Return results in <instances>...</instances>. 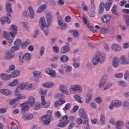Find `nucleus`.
<instances>
[{"label":"nucleus","instance_id":"f257e3e1","mask_svg":"<svg viewBox=\"0 0 129 129\" xmlns=\"http://www.w3.org/2000/svg\"><path fill=\"white\" fill-rule=\"evenodd\" d=\"M104 61H105V53L97 51L96 55L93 58V65L96 66L98 63H104Z\"/></svg>","mask_w":129,"mask_h":129},{"label":"nucleus","instance_id":"f03ea898","mask_svg":"<svg viewBox=\"0 0 129 129\" xmlns=\"http://www.w3.org/2000/svg\"><path fill=\"white\" fill-rule=\"evenodd\" d=\"M112 86V84L110 83H107L106 79H105L104 78H102L101 79V81L99 84V88H102V87H103L104 90H106L109 88H110V87Z\"/></svg>","mask_w":129,"mask_h":129},{"label":"nucleus","instance_id":"7ed1b4c3","mask_svg":"<svg viewBox=\"0 0 129 129\" xmlns=\"http://www.w3.org/2000/svg\"><path fill=\"white\" fill-rule=\"evenodd\" d=\"M31 59V54L29 53H26L24 54L23 52H21L19 54V60L20 62H23L24 60L25 61H29Z\"/></svg>","mask_w":129,"mask_h":129},{"label":"nucleus","instance_id":"20e7f679","mask_svg":"<svg viewBox=\"0 0 129 129\" xmlns=\"http://www.w3.org/2000/svg\"><path fill=\"white\" fill-rule=\"evenodd\" d=\"M122 105L121 101L118 100H114L112 101L111 104L110 105L109 108V109L112 110L114 107H120Z\"/></svg>","mask_w":129,"mask_h":129},{"label":"nucleus","instance_id":"39448f33","mask_svg":"<svg viewBox=\"0 0 129 129\" xmlns=\"http://www.w3.org/2000/svg\"><path fill=\"white\" fill-rule=\"evenodd\" d=\"M50 24L48 23L47 21H46L45 17H42L40 18L39 21L40 29H42L43 28H49V27H50Z\"/></svg>","mask_w":129,"mask_h":129},{"label":"nucleus","instance_id":"423d86ee","mask_svg":"<svg viewBox=\"0 0 129 129\" xmlns=\"http://www.w3.org/2000/svg\"><path fill=\"white\" fill-rule=\"evenodd\" d=\"M20 106L21 107V113L22 114L25 113L26 111H28L30 109V105L26 102L21 104Z\"/></svg>","mask_w":129,"mask_h":129},{"label":"nucleus","instance_id":"0eeeda50","mask_svg":"<svg viewBox=\"0 0 129 129\" xmlns=\"http://www.w3.org/2000/svg\"><path fill=\"white\" fill-rule=\"evenodd\" d=\"M6 8L7 16H8V17H11V14L14 13V11H13V9H12V4L6 2Z\"/></svg>","mask_w":129,"mask_h":129},{"label":"nucleus","instance_id":"6e6552de","mask_svg":"<svg viewBox=\"0 0 129 129\" xmlns=\"http://www.w3.org/2000/svg\"><path fill=\"white\" fill-rule=\"evenodd\" d=\"M11 31L10 34L12 38H15L17 35V32H18V27L16 25H12L11 27Z\"/></svg>","mask_w":129,"mask_h":129},{"label":"nucleus","instance_id":"1a4fd4ad","mask_svg":"<svg viewBox=\"0 0 129 129\" xmlns=\"http://www.w3.org/2000/svg\"><path fill=\"white\" fill-rule=\"evenodd\" d=\"M119 62L120 64L127 65V64H129V59L124 55H121L119 59Z\"/></svg>","mask_w":129,"mask_h":129},{"label":"nucleus","instance_id":"9d476101","mask_svg":"<svg viewBox=\"0 0 129 129\" xmlns=\"http://www.w3.org/2000/svg\"><path fill=\"white\" fill-rule=\"evenodd\" d=\"M70 89H72L73 91L78 92V93H81L82 92V87L80 85H75L70 87Z\"/></svg>","mask_w":129,"mask_h":129},{"label":"nucleus","instance_id":"9b49d317","mask_svg":"<svg viewBox=\"0 0 129 129\" xmlns=\"http://www.w3.org/2000/svg\"><path fill=\"white\" fill-rule=\"evenodd\" d=\"M5 56L7 60H11L15 57V53L11 50H7L5 53Z\"/></svg>","mask_w":129,"mask_h":129},{"label":"nucleus","instance_id":"f8f14e48","mask_svg":"<svg viewBox=\"0 0 129 129\" xmlns=\"http://www.w3.org/2000/svg\"><path fill=\"white\" fill-rule=\"evenodd\" d=\"M23 98L24 99V98H26V96L23 95V96H20L19 97H18L17 98H15L14 99H13L12 100H10V102L9 103V104L10 105H13V104H15L17 101H19V100H21Z\"/></svg>","mask_w":129,"mask_h":129},{"label":"nucleus","instance_id":"ddd939ff","mask_svg":"<svg viewBox=\"0 0 129 129\" xmlns=\"http://www.w3.org/2000/svg\"><path fill=\"white\" fill-rule=\"evenodd\" d=\"M41 100V105L44 107V108H47L51 105V103L49 101H46L45 98H42Z\"/></svg>","mask_w":129,"mask_h":129},{"label":"nucleus","instance_id":"4468645a","mask_svg":"<svg viewBox=\"0 0 129 129\" xmlns=\"http://www.w3.org/2000/svg\"><path fill=\"white\" fill-rule=\"evenodd\" d=\"M59 90L61 93L67 95L69 94V91L67 90V88L64 85H61L59 86Z\"/></svg>","mask_w":129,"mask_h":129},{"label":"nucleus","instance_id":"2eb2a0df","mask_svg":"<svg viewBox=\"0 0 129 129\" xmlns=\"http://www.w3.org/2000/svg\"><path fill=\"white\" fill-rule=\"evenodd\" d=\"M119 65V59L117 57H115L113 58L112 66L114 68H117Z\"/></svg>","mask_w":129,"mask_h":129},{"label":"nucleus","instance_id":"dca6fc26","mask_svg":"<svg viewBox=\"0 0 129 129\" xmlns=\"http://www.w3.org/2000/svg\"><path fill=\"white\" fill-rule=\"evenodd\" d=\"M102 20L104 24H107L111 20V17L109 15H106L102 17Z\"/></svg>","mask_w":129,"mask_h":129},{"label":"nucleus","instance_id":"f3484780","mask_svg":"<svg viewBox=\"0 0 129 129\" xmlns=\"http://www.w3.org/2000/svg\"><path fill=\"white\" fill-rule=\"evenodd\" d=\"M26 103H28V105L30 106H34L35 104H36V101H35V99L34 97L31 96L29 97L28 101L26 102Z\"/></svg>","mask_w":129,"mask_h":129},{"label":"nucleus","instance_id":"a211bd4d","mask_svg":"<svg viewBox=\"0 0 129 129\" xmlns=\"http://www.w3.org/2000/svg\"><path fill=\"white\" fill-rule=\"evenodd\" d=\"M0 79L2 80H5V81H7L11 79V76L8 75L7 74H1Z\"/></svg>","mask_w":129,"mask_h":129},{"label":"nucleus","instance_id":"6ab92c4d","mask_svg":"<svg viewBox=\"0 0 129 129\" xmlns=\"http://www.w3.org/2000/svg\"><path fill=\"white\" fill-rule=\"evenodd\" d=\"M42 120L43 121L44 124L45 125H49L50 124V121H51V118H47L46 116H43L42 118Z\"/></svg>","mask_w":129,"mask_h":129},{"label":"nucleus","instance_id":"aec40b11","mask_svg":"<svg viewBox=\"0 0 129 129\" xmlns=\"http://www.w3.org/2000/svg\"><path fill=\"white\" fill-rule=\"evenodd\" d=\"M46 73L47 74H48V75H50L52 78H55V77H56V73L55 72V71L52 69H47L46 70Z\"/></svg>","mask_w":129,"mask_h":129},{"label":"nucleus","instance_id":"412c9836","mask_svg":"<svg viewBox=\"0 0 129 129\" xmlns=\"http://www.w3.org/2000/svg\"><path fill=\"white\" fill-rule=\"evenodd\" d=\"M79 116L82 117V118L85 119L86 118L87 116V114H86V112L83 109H80L79 110Z\"/></svg>","mask_w":129,"mask_h":129},{"label":"nucleus","instance_id":"4be33fe9","mask_svg":"<svg viewBox=\"0 0 129 129\" xmlns=\"http://www.w3.org/2000/svg\"><path fill=\"white\" fill-rule=\"evenodd\" d=\"M47 8V5H41L37 9L36 13L37 14H41V13H43L46 8Z\"/></svg>","mask_w":129,"mask_h":129},{"label":"nucleus","instance_id":"5701e85b","mask_svg":"<svg viewBox=\"0 0 129 129\" xmlns=\"http://www.w3.org/2000/svg\"><path fill=\"white\" fill-rule=\"evenodd\" d=\"M22 118L24 120H31V119H33V116L32 114H24L22 116Z\"/></svg>","mask_w":129,"mask_h":129},{"label":"nucleus","instance_id":"b1692460","mask_svg":"<svg viewBox=\"0 0 129 129\" xmlns=\"http://www.w3.org/2000/svg\"><path fill=\"white\" fill-rule=\"evenodd\" d=\"M111 12L113 15H115L116 17H119V14L117 12V7H116V5H113L111 9Z\"/></svg>","mask_w":129,"mask_h":129},{"label":"nucleus","instance_id":"393cba45","mask_svg":"<svg viewBox=\"0 0 129 129\" xmlns=\"http://www.w3.org/2000/svg\"><path fill=\"white\" fill-rule=\"evenodd\" d=\"M70 50V48H69V47L67 45H65L61 47L60 49V52L62 54H65L66 53H68Z\"/></svg>","mask_w":129,"mask_h":129},{"label":"nucleus","instance_id":"a878e982","mask_svg":"<svg viewBox=\"0 0 129 129\" xmlns=\"http://www.w3.org/2000/svg\"><path fill=\"white\" fill-rule=\"evenodd\" d=\"M9 18L8 17H3L0 21L2 25H5L6 23H8V24H11V22L9 21Z\"/></svg>","mask_w":129,"mask_h":129},{"label":"nucleus","instance_id":"bb28decb","mask_svg":"<svg viewBox=\"0 0 129 129\" xmlns=\"http://www.w3.org/2000/svg\"><path fill=\"white\" fill-rule=\"evenodd\" d=\"M104 3L103 2H102L100 4V5L99 6L98 8V11L99 13L101 15V14H102L103 12H104Z\"/></svg>","mask_w":129,"mask_h":129},{"label":"nucleus","instance_id":"cd10ccee","mask_svg":"<svg viewBox=\"0 0 129 129\" xmlns=\"http://www.w3.org/2000/svg\"><path fill=\"white\" fill-rule=\"evenodd\" d=\"M20 76V71L19 70H16L14 72H12V74L10 75L11 78H17L19 77Z\"/></svg>","mask_w":129,"mask_h":129},{"label":"nucleus","instance_id":"c85d7f7f","mask_svg":"<svg viewBox=\"0 0 129 129\" xmlns=\"http://www.w3.org/2000/svg\"><path fill=\"white\" fill-rule=\"evenodd\" d=\"M76 58H73V62L74 63L73 66L74 68H78V67L80 66V61L79 60H78L77 62H76Z\"/></svg>","mask_w":129,"mask_h":129},{"label":"nucleus","instance_id":"c756f323","mask_svg":"<svg viewBox=\"0 0 129 129\" xmlns=\"http://www.w3.org/2000/svg\"><path fill=\"white\" fill-rule=\"evenodd\" d=\"M0 92L4 95H10L11 94V91L6 89L0 90Z\"/></svg>","mask_w":129,"mask_h":129},{"label":"nucleus","instance_id":"7c9ffc66","mask_svg":"<svg viewBox=\"0 0 129 129\" xmlns=\"http://www.w3.org/2000/svg\"><path fill=\"white\" fill-rule=\"evenodd\" d=\"M45 18L46 19V21L47 22V23L50 25H51V22H52V15H51V14L47 13L46 14Z\"/></svg>","mask_w":129,"mask_h":129},{"label":"nucleus","instance_id":"2f4dec72","mask_svg":"<svg viewBox=\"0 0 129 129\" xmlns=\"http://www.w3.org/2000/svg\"><path fill=\"white\" fill-rule=\"evenodd\" d=\"M112 5V0H109V2L106 3L105 9L107 12H108L109 9H110Z\"/></svg>","mask_w":129,"mask_h":129},{"label":"nucleus","instance_id":"473e14b6","mask_svg":"<svg viewBox=\"0 0 129 129\" xmlns=\"http://www.w3.org/2000/svg\"><path fill=\"white\" fill-rule=\"evenodd\" d=\"M28 10L30 12V17L31 19H34V17H35V12H34V10H33V7H30L28 8Z\"/></svg>","mask_w":129,"mask_h":129},{"label":"nucleus","instance_id":"72a5a7b5","mask_svg":"<svg viewBox=\"0 0 129 129\" xmlns=\"http://www.w3.org/2000/svg\"><path fill=\"white\" fill-rule=\"evenodd\" d=\"M42 86L43 87H45V88H51L54 86V84L52 83L47 82L42 84Z\"/></svg>","mask_w":129,"mask_h":129},{"label":"nucleus","instance_id":"f704fd0d","mask_svg":"<svg viewBox=\"0 0 129 129\" xmlns=\"http://www.w3.org/2000/svg\"><path fill=\"white\" fill-rule=\"evenodd\" d=\"M92 98V94L89 93L86 96V103H89L91 101V99Z\"/></svg>","mask_w":129,"mask_h":129},{"label":"nucleus","instance_id":"c9c22d12","mask_svg":"<svg viewBox=\"0 0 129 129\" xmlns=\"http://www.w3.org/2000/svg\"><path fill=\"white\" fill-rule=\"evenodd\" d=\"M123 18L125 20L126 26H129V15L124 14L123 15Z\"/></svg>","mask_w":129,"mask_h":129},{"label":"nucleus","instance_id":"e433bc0d","mask_svg":"<svg viewBox=\"0 0 129 129\" xmlns=\"http://www.w3.org/2000/svg\"><path fill=\"white\" fill-rule=\"evenodd\" d=\"M69 60V58L68 57V56L66 55H62L60 57L61 62H68Z\"/></svg>","mask_w":129,"mask_h":129},{"label":"nucleus","instance_id":"4c0bfd02","mask_svg":"<svg viewBox=\"0 0 129 129\" xmlns=\"http://www.w3.org/2000/svg\"><path fill=\"white\" fill-rule=\"evenodd\" d=\"M116 127L117 129H122L123 127V123L122 122L118 121L116 123Z\"/></svg>","mask_w":129,"mask_h":129},{"label":"nucleus","instance_id":"58836bf2","mask_svg":"<svg viewBox=\"0 0 129 129\" xmlns=\"http://www.w3.org/2000/svg\"><path fill=\"white\" fill-rule=\"evenodd\" d=\"M63 103H65V100H60L59 102L57 101H56L54 102V106L55 107H57V106H59V105H62V104H63Z\"/></svg>","mask_w":129,"mask_h":129},{"label":"nucleus","instance_id":"ea45409f","mask_svg":"<svg viewBox=\"0 0 129 129\" xmlns=\"http://www.w3.org/2000/svg\"><path fill=\"white\" fill-rule=\"evenodd\" d=\"M34 77L36 78H41L42 76H41V72L38 71H33V72Z\"/></svg>","mask_w":129,"mask_h":129},{"label":"nucleus","instance_id":"a19ab883","mask_svg":"<svg viewBox=\"0 0 129 129\" xmlns=\"http://www.w3.org/2000/svg\"><path fill=\"white\" fill-rule=\"evenodd\" d=\"M18 83H19V80H18L17 79H15L13 80L12 82L9 83L8 85L9 86H12V87L17 86Z\"/></svg>","mask_w":129,"mask_h":129},{"label":"nucleus","instance_id":"79ce46f5","mask_svg":"<svg viewBox=\"0 0 129 129\" xmlns=\"http://www.w3.org/2000/svg\"><path fill=\"white\" fill-rule=\"evenodd\" d=\"M73 35L76 40H78V39H79V33H78V31L77 30L73 31Z\"/></svg>","mask_w":129,"mask_h":129},{"label":"nucleus","instance_id":"37998d69","mask_svg":"<svg viewBox=\"0 0 129 129\" xmlns=\"http://www.w3.org/2000/svg\"><path fill=\"white\" fill-rule=\"evenodd\" d=\"M112 49L113 51H119L120 50V46L116 44H114L112 45Z\"/></svg>","mask_w":129,"mask_h":129},{"label":"nucleus","instance_id":"c03bdc74","mask_svg":"<svg viewBox=\"0 0 129 129\" xmlns=\"http://www.w3.org/2000/svg\"><path fill=\"white\" fill-rule=\"evenodd\" d=\"M47 95V90H44L41 89L40 90V95H41V99H42V98H45V97Z\"/></svg>","mask_w":129,"mask_h":129},{"label":"nucleus","instance_id":"a18cd8bd","mask_svg":"<svg viewBox=\"0 0 129 129\" xmlns=\"http://www.w3.org/2000/svg\"><path fill=\"white\" fill-rule=\"evenodd\" d=\"M27 86H28V83L24 82L20 84L19 87L20 90H23V89H26V87H27Z\"/></svg>","mask_w":129,"mask_h":129},{"label":"nucleus","instance_id":"49530a36","mask_svg":"<svg viewBox=\"0 0 129 129\" xmlns=\"http://www.w3.org/2000/svg\"><path fill=\"white\" fill-rule=\"evenodd\" d=\"M16 69V66L14 64H11L9 67V70L7 71V73H11V71H14Z\"/></svg>","mask_w":129,"mask_h":129},{"label":"nucleus","instance_id":"de8ad7c7","mask_svg":"<svg viewBox=\"0 0 129 129\" xmlns=\"http://www.w3.org/2000/svg\"><path fill=\"white\" fill-rule=\"evenodd\" d=\"M48 28V27H43V28H41L45 36H48L49 35V28Z\"/></svg>","mask_w":129,"mask_h":129},{"label":"nucleus","instance_id":"09e8293b","mask_svg":"<svg viewBox=\"0 0 129 129\" xmlns=\"http://www.w3.org/2000/svg\"><path fill=\"white\" fill-rule=\"evenodd\" d=\"M74 98L75 99H76V100H77V101L78 102H79V103H82L83 102L81 100V97H80V96H79V95H76L74 96Z\"/></svg>","mask_w":129,"mask_h":129},{"label":"nucleus","instance_id":"8fccbe9b","mask_svg":"<svg viewBox=\"0 0 129 129\" xmlns=\"http://www.w3.org/2000/svg\"><path fill=\"white\" fill-rule=\"evenodd\" d=\"M45 4L46 5H49V6H53V5H56V2L54 0H48Z\"/></svg>","mask_w":129,"mask_h":129},{"label":"nucleus","instance_id":"3c124183","mask_svg":"<svg viewBox=\"0 0 129 129\" xmlns=\"http://www.w3.org/2000/svg\"><path fill=\"white\" fill-rule=\"evenodd\" d=\"M100 32L101 34H105L106 33H109V28H107L106 29H101Z\"/></svg>","mask_w":129,"mask_h":129},{"label":"nucleus","instance_id":"603ef678","mask_svg":"<svg viewBox=\"0 0 129 129\" xmlns=\"http://www.w3.org/2000/svg\"><path fill=\"white\" fill-rule=\"evenodd\" d=\"M67 124H68V122H61L58 123L57 126L59 127H65Z\"/></svg>","mask_w":129,"mask_h":129},{"label":"nucleus","instance_id":"864d4df0","mask_svg":"<svg viewBox=\"0 0 129 129\" xmlns=\"http://www.w3.org/2000/svg\"><path fill=\"white\" fill-rule=\"evenodd\" d=\"M67 119H68V116H67V115H64L62 117V118L61 119V122H68V123H69L70 121H69V120H68Z\"/></svg>","mask_w":129,"mask_h":129},{"label":"nucleus","instance_id":"5fc2aeb1","mask_svg":"<svg viewBox=\"0 0 129 129\" xmlns=\"http://www.w3.org/2000/svg\"><path fill=\"white\" fill-rule=\"evenodd\" d=\"M52 114H53V111L51 110H48L47 114L44 116H47L48 118L52 119Z\"/></svg>","mask_w":129,"mask_h":129},{"label":"nucleus","instance_id":"6e6d98bb","mask_svg":"<svg viewBox=\"0 0 129 129\" xmlns=\"http://www.w3.org/2000/svg\"><path fill=\"white\" fill-rule=\"evenodd\" d=\"M83 123L85 124V129H90V127L89 126V123H88V120H85V122H83Z\"/></svg>","mask_w":129,"mask_h":129},{"label":"nucleus","instance_id":"4d7b16f0","mask_svg":"<svg viewBox=\"0 0 129 129\" xmlns=\"http://www.w3.org/2000/svg\"><path fill=\"white\" fill-rule=\"evenodd\" d=\"M100 120H101V124H102V125H103V124L105 123V117H104V115H101Z\"/></svg>","mask_w":129,"mask_h":129},{"label":"nucleus","instance_id":"13d9d810","mask_svg":"<svg viewBox=\"0 0 129 129\" xmlns=\"http://www.w3.org/2000/svg\"><path fill=\"white\" fill-rule=\"evenodd\" d=\"M79 108V107L78 106V105L75 106L73 107V109L71 110V113H75V112H76V111L78 110Z\"/></svg>","mask_w":129,"mask_h":129},{"label":"nucleus","instance_id":"bf43d9fd","mask_svg":"<svg viewBox=\"0 0 129 129\" xmlns=\"http://www.w3.org/2000/svg\"><path fill=\"white\" fill-rule=\"evenodd\" d=\"M118 84L119 86H121V87H124L125 85H126V83H125V82L123 81H120L118 82Z\"/></svg>","mask_w":129,"mask_h":129},{"label":"nucleus","instance_id":"052dcab7","mask_svg":"<svg viewBox=\"0 0 129 129\" xmlns=\"http://www.w3.org/2000/svg\"><path fill=\"white\" fill-rule=\"evenodd\" d=\"M57 19H58V24L59 26H61V25H62V24H63V18H62V17H61V16H58L57 17Z\"/></svg>","mask_w":129,"mask_h":129},{"label":"nucleus","instance_id":"680f3d73","mask_svg":"<svg viewBox=\"0 0 129 129\" xmlns=\"http://www.w3.org/2000/svg\"><path fill=\"white\" fill-rule=\"evenodd\" d=\"M19 49H20V47L16 45L12 47L10 51H12V52L14 53L15 51H17V50H19Z\"/></svg>","mask_w":129,"mask_h":129},{"label":"nucleus","instance_id":"e2e57ef3","mask_svg":"<svg viewBox=\"0 0 129 129\" xmlns=\"http://www.w3.org/2000/svg\"><path fill=\"white\" fill-rule=\"evenodd\" d=\"M52 49L54 53H59V46L58 45L53 46Z\"/></svg>","mask_w":129,"mask_h":129},{"label":"nucleus","instance_id":"0e129e2a","mask_svg":"<svg viewBox=\"0 0 129 129\" xmlns=\"http://www.w3.org/2000/svg\"><path fill=\"white\" fill-rule=\"evenodd\" d=\"M86 67L88 69H92V68H93V66H92V63H91V62L89 61L86 63Z\"/></svg>","mask_w":129,"mask_h":129},{"label":"nucleus","instance_id":"69168bd1","mask_svg":"<svg viewBox=\"0 0 129 129\" xmlns=\"http://www.w3.org/2000/svg\"><path fill=\"white\" fill-rule=\"evenodd\" d=\"M3 35L4 38L6 39V40H7V39H9V38L11 37V36L10 35V34H9L7 32H4L3 33Z\"/></svg>","mask_w":129,"mask_h":129},{"label":"nucleus","instance_id":"338daca9","mask_svg":"<svg viewBox=\"0 0 129 129\" xmlns=\"http://www.w3.org/2000/svg\"><path fill=\"white\" fill-rule=\"evenodd\" d=\"M72 71V67L68 66L66 68V72L67 73H70Z\"/></svg>","mask_w":129,"mask_h":129},{"label":"nucleus","instance_id":"774afa93","mask_svg":"<svg viewBox=\"0 0 129 129\" xmlns=\"http://www.w3.org/2000/svg\"><path fill=\"white\" fill-rule=\"evenodd\" d=\"M14 45H17L16 46H20L22 44V41L20 39H17L16 40L14 43Z\"/></svg>","mask_w":129,"mask_h":129}]
</instances>
